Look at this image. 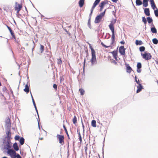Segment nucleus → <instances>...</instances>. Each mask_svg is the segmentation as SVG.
I'll return each mask as SVG.
<instances>
[{"mask_svg": "<svg viewBox=\"0 0 158 158\" xmlns=\"http://www.w3.org/2000/svg\"><path fill=\"white\" fill-rule=\"evenodd\" d=\"M2 147L1 148V150L9 152V151L10 149L12 146L11 140L2 139Z\"/></svg>", "mask_w": 158, "mask_h": 158, "instance_id": "1", "label": "nucleus"}, {"mask_svg": "<svg viewBox=\"0 0 158 158\" xmlns=\"http://www.w3.org/2000/svg\"><path fill=\"white\" fill-rule=\"evenodd\" d=\"M89 48L91 50V54L92 58L90 60L92 65L96 64L97 63V59L96 56V52L93 49L91 45L89 46Z\"/></svg>", "mask_w": 158, "mask_h": 158, "instance_id": "2", "label": "nucleus"}, {"mask_svg": "<svg viewBox=\"0 0 158 158\" xmlns=\"http://www.w3.org/2000/svg\"><path fill=\"white\" fill-rule=\"evenodd\" d=\"M22 8V6L21 4H19L17 2H15V10L17 11V15H21L19 14V12L21 10ZM18 17H19V16H18Z\"/></svg>", "mask_w": 158, "mask_h": 158, "instance_id": "3", "label": "nucleus"}, {"mask_svg": "<svg viewBox=\"0 0 158 158\" xmlns=\"http://www.w3.org/2000/svg\"><path fill=\"white\" fill-rule=\"evenodd\" d=\"M141 55L142 56L143 58L145 59V60H150L152 57L150 53L149 52H147L146 51L143 54L142 53Z\"/></svg>", "mask_w": 158, "mask_h": 158, "instance_id": "4", "label": "nucleus"}, {"mask_svg": "<svg viewBox=\"0 0 158 158\" xmlns=\"http://www.w3.org/2000/svg\"><path fill=\"white\" fill-rule=\"evenodd\" d=\"M56 138L58 140L59 143L63 145L64 143V135L57 134L56 135Z\"/></svg>", "mask_w": 158, "mask_h": 158, "instance_id": "5", "label": "nucleus"}, {"mask_svg": "<svg viewBox=\"0 0 158 158\" xmlns=\"http://www.w3.org/2000/svg\"><path fill=\"white\" fill-rule=\"evenodd\" d=\"M6 136L2 139H7V140H10L11 139L10 129H6Z\"/></svg>", "mask_w": 158, "mask_h": 158, "instance_id": "6", "label": "nucleus"}, {"mask_svg": "<svg viewBox=\"0 0 158 158\" xmlns=\"http://www.w3.org/2000/svg\"><path fill=\"white\" fill-rule=\"evenodd\" d=\"M9 152H6L7 153L9 154L10 156V157L11 158H16V155L17 154L16 152L15 151V150L10 149L9 151Z\"/></svg>", "mask_w": 158, "mask_h": 158, "instance_id": "7", "label": "nucleus"}, {"mask_svg": "<svg viewBox=\"0 0 158 158\" xmlns=\"http://www.w3.org/2000/svg\"><path fill=\"white\" fill-rule=\"evenodd\" d=\"M119 52L121 55H125V49L124 46H121L119 47Z\"/></svg>", "mask_w": 158, "mask_h": 158, "instance_id": "8", "label": "nucleus"}, {"mask_svg": "<svg viewBox=\"0 0 158 158\" xmlns=\"http://www.w3.org/2000/svg\"><path fill=\"white\" fill-rule=\"evenodd\" d=\"M137 72L138 73H140L141 72L142 64L141 62H138L137 64Z\"/></svg>", "mask_w": 158, "mask_h": 158, "instance_id": "9", "label": "nucleus"}, {"mask_svg": "<svg viewBox=\"0 0 158 158\" xmlns=\"http://www.w3.org/2000/svg\"><path fill=\"white\" fill-rule=\"evenodd\" d=\"M151 25L152 26L151 27V31L153 33H157V29L155 27L153 23L151 24Z\"/></svg>", "mask_w": 158, "mask_h": 158, "instance_id": "10", "label": "nucleus"}, {"mask_svg": "<svg viewBox=\"0 0 158 158\" xmlns=\"http://www.w3.org/2000/svg\"><path fill=\"white\" fill-rule=\"evenodd\" d=\"M126 72L129 73H130L132 70L131 68L128 64H126Z\"/></svg>", "mask_w": 158, "mask_h": 158, "instance_id": "11", "label": "nucleus"}, {"mask_svg": "<svg viewBox=\"0 0 158 158\" xmlns=\"http://www.w3.org/2000/svg\"><path fill=\"white\" fill-rule=\"evenodd\" d=\"M6 129H10V125L11 123L10 122V119H8V120H7L6 122Z\"/></svg>", "mask_w": 158, "mask_h": 158, "instance_id": "12", "label": "nucleus"}, {"mask_svg": "<svg viewBox=\"0 0 158 158\" xmlns=\"http://www.w3.org/2000/svg\"><path fill=\"white\" fill-rule=\"evenodd\" d=\"M143 9L144 10V13L145 15L147 16H149L150 15V10L149 8H145Z\"/></svg>", "mask_w": 158, "mask_h": 158, "instance_id": "13", "label": "nucleus"}, {"mask_svg": "<svg viewBox=\"0 0 158 158\" xmlns=\"http://www.w3.org/2000/svg\"><path fill=\"white\" fill-rule=\"evenodd\" d=\"M137 87V89L136 91L137 93H138L140 92L142 90V89H143V86L141 84L138 85Z\"/></svg>", "mask_w": 158, "mask_h": 158, "instance_id": "14", "label": "nucleus"}, {"mask_svg": "<svg viewBox=\"0 0 158 158\" xmlns=\"http://www.w3.org/2000/svg\"><path fill=\"white\" fill-rule=\"evenodd\" d=\"M111 35V42L110 43V45L112 46L113 44L115 42V32L112 33Z\"/></svg>", "mask_w": 158, "mask_h": 158, "instance_id": "15", "label": "nucleus"}, {"mask_svg": "<svg viewBox=\"0 0 158 158\" xmlns=\"http://www.w3.org/2000/svg\"><path fill=\"white\" fill-rule=\"evenodd\" d=\"M13 147L15 151H18L19 150V148L17 142H15L13 145Z\"/></svg>", "mask_w": 158, "mask_h": 158, "instance_id": "16", "label": "nucleus"}, {"mask_svg": "<svg viewBox=\"0 0 158 158\" xmlns=\"http://www.w3.org/2000/svg\"><path fill=\"white\" fill-rule=\"evenodd\" d=\"M102 19L98 15L96 17L94 23H99L101 21Z\"/></svg>", "mask_w": 158, "mask_h": 158, "instance_id": "17", "label": "nucleus"}, {"mask_svg": "<svg viewBox=\"0 0 158 158\" xmlns=\"http://www.w3.org/2000/svg\"><path fill=\"white\" fill-rule=\"evenodd\" d=\"M24 91L27 94L29 91V87L28 85V82L25 86V88L23 89Z\"/></svg>", "mask_w": 158, "mask_h": 158, "instance_id": "18", "label": "nucleus"}, {"mask_svg": "<svg viewBox=\"0 0 158 158\" xmlns=\"http://www.w3.org/2000/svg\"><path fill=\"white\" fill-rule=\"evenodd\" d=\"M147 19L148 23L152 24L153 23V20L151 17L148 16L147 17Z\"/></svg>", "mask_w": 158, "mask_h": 158, "instance_id": "19", "label": "nucleus"}, {"mask_svg": "<svg viewBox=\"0 0 158 158\" xmlns=\"http://www.w3.org/2000/svg\"><path fill=\"white\" fill-rule=\"evenodd\" d=\"M19 141L20 145H22L24 143L25 139L23 137H21L19 140Z\"/></svg>", "mask_w": 158, "mask_h": 158, "instance_id": "20", "label": "nucleus"}, {"mask_svg": "<svg viewBox=\"0 0 158 158\" xmlns=\"http://www.w3.org/2000/svg\"><path fill=\"white\" fill-rule=\"evenodd\" d=\"M110 53L112 54L113 57L114 56H117L118 55L117 49L116 50H114L112 52H110Z\"/></svg>", "mask_w": 158, "mask_h": 158, "instance_id": "21", "label": "nucleus"}, {"mask_svg": "<svg viewBox=\"0 0 158 158\" xmlns=\"http://www.w3.org/2000/svg\"><path fill=\"white\" fill-rule=\"evenodd\" d=\"M136 5L137 6H139L142 4V2L141 0H136Z\"/></svg>", "mask_w": 158, "mask_h": 158, "instance_id": "22", "label": "nucleus"}, {"mask_svg": "<svg viewBox=\"0 0 158 158\" xmlns=\"http://www.w3.org/2000/svg\"><path fill=\"white\" fill-rule=\"evenodd\" d=\"M135 43L137 45H142L143 44V43L141 40H136Z\"/></svg>", "mask_w": 158, "mask_h": 158, "instance_id": "23", "label": "nucleus"}, {"mask_svg": "<svg viewBox=\"0 0 158 158\" xmlns=\"http://www.w3.org/2000/svg\"><path fill=\"white\" fill-rule=\"evenodd\" d=\"M63 128L64 129V130L67 135V136L68 137V139H70V137H69V135L68 134V131H67V129L65 127V126L64 125L63 126Z\"/></svg>", "mask_w": 158, "mask_h": 158, "instance_id": "24", "label": "nucleus"}, {"mask_svg": "<svg viewBox=\"0 0 158 158\" xmlns=\"http://www.w3.org/2000/svg\"><path fill=\"white\" fill-rule=\"evenodd\" d=\"M79 6L80 7H83L84 4V1L79 0L78 2Z\"/></svg>", "mask_w": 158, "mask_h": 158, "instance_id": "25", "label": "nucleus"}, {"mask_svg": "<svg viewBox=\"0 0 158 158\" xmlns=\"http://www.w3.org/2000/svg\"><path fill=\"white\" fill-rule=\"evenodd\" d=\"M109 27L110 29L111 30L112 33L115 32L114 25L109 24Z\"/></svg>", "mask_w": 158, "mask_h": 158, "instance_id": "26", "label": "nucleus"}, {"mask_svg": "<svg viewBox=\"0 0 158 158\" xmlns=\"http://www.w3.org/2000/svg\"><path fill=\"white\" fill-rule=\"evenodd\" d=\"M91 126L94 127H96V122L95 120H93L92 121Z\"/></svg>", "mask_w": 158, "mask_h": 158, "instance_id": "27", "label": "nucleus"}, {"mask_svg": "<svg viewBox=\"0 0 158 158\" xmlns=\"http://www.w3.org/2000/svg\"><path fill=\"white\" fill-rule=\"evenodd\" d=\"M79 91L80 93V95H83L85 93V90L83 89L80 88L79 89Z\"/></svg>", "mask_w": 158, "mask_h": 158, "instance_id": "28", "label": "nucleus"}, {"mask_svg": "<svg viewBox=\"0 0 158 158\" xmlns=\"http://www.w3.org/2000/svg\"><path fill=\"white\" fill-rule=\"evenodd\" d=\"M153 43L155 44H158V40L156 38H153L152 40Z\"/></svg>", "mask_w": 158, "mask_h": 158, "instance_id": "29", "label": "nucleus"}, {"mask_svg": "<svg viewBox=\"0 0 158 158\" xmlns=\"http://www.w3.org/2000/svg\"><path fill=\"white\" fill-rule=\"evenodd\" d=\"M77 118L75 115L74 116V117L73 119V122L74 124L75 125L77 123Z\"/></svg>", "mask_w": 158, "mask_h": 158, "instance_id": "30", "label": "nucleus"}, {"mask_svg": "<svg viewBox=\"0 0 158 158\" xmlns=\"http://www.w3.org/2000/svg\"><path fill=\"white\" fill-rule=\"evenodd\" d=\"M142 20L144 24L146 25L147 23V19H146L145 17H142Z\"/></svg>", "mask_w": 158, "mask_h": 158, "instance_id": "31", "label": "nucleus"}, {"mask_svg": "<svg viewBox=\"0 0 158 158\" xmlns=\"http://www.w3.org/2000/svg\"><path fill=\"white\" fill-rule=\"evenodd\" d=\"M145 49V48L143 46H141L139 48V50L141 52H144Z\"/></svg>", "mask_w": 158, "mask_h": 158, "instance_id": "32", "label": "nucleus"}, {"mask_svg": "<svg viewBox=\"0 0 158 158\" xmlns=\"http://www.w3.org/2000/svg\"><path fill=\"white\" fill-rule=\"evenodd\" d=\"M40 52L41 53H43L44 50V46L41 44H40Z\"/></svg>", "mask_w": 158, "mask_h": 158, "instance_id": "33", "label": "nucleus"}, {"mask_svg": "<svg viewBox=\"0 0 158 158\" xmlns=\"http://www.w3.org/2000/svg\"><path fill=\"white\" fill-rule=\"evenodd\" d=\"M116 19H113V20L110 21V24L114 25V24L116 23Z\"/></svg>", "mask_w": 158, "mask_h": 158, "instance_id": "34", "label": "nucleus"}, {"mask_svg": "<svg viewBox=\"0 0 158 158\" xmlns=\"http://www.w3.org/2000/svg\"><path fill=\"white\" fill-rule=\"evenodd\" d=\"M101 45L103 47L105 48H108L110 47H111L112 46H111L110 45V46H107L106 45H105L102 42H101Z\"/></svg>", "mask_w": 158, "mask_h": 158, "instance_id": "35", "label": "nucleus"}, {"mask_svg": "<svg viewBox=\"0 0 158 158\" xmlns=\"http://www.w3.org/2000/svg\"><path fill=\"white\" fill-rule=\"evenodd\" d=\"M105 5L104 3V2L103 1H102L99 4V7H101L104 8Z\"/></svg>", "mask_w": 158, "mask_h": 158, "instance_id": "36", "label": "nucleus"}, {"mask_svg": "<svg viewBox=\"0 0 158 158\" xmlns=\"http://www.w3.org/2000/svg\"><path fill=\"white\" fill-rule=\"evenodd\" d=\"M90 20H91V19H90V18H89L88 20V23H87V25H88V26L90 29H91Z\"/></svg>", "mask_w": 158, "mask_h": 158, "instance_id": "37", "label": "nucleus"}, {"mask_svg": "<svg viewBox=\"0 0 158 158\" xmlns=\"http://www.w3.org/2000/svg\"><path fill=\"white\" fill-rule=\"evenodd\" d=\"M21 137L19 135H16L15 136L14 139L15 140H19Z\"/></svg>", "mask_w": 158, "mask_h": 158, "instance_id": "38", "label": "nucleus"}, {"mask_svg": "<svg viewBox=\"0 0 158 158\" xmlns=\"http://www.w3.org/2000/svg\"><path fill=\"white\" fill-rule=\"evenodd\" d=\"M58 61L57 64H58L60 65L62 64V61L61 60V58H60L59 59H57Z\"/></svg>", "mask_w": 158, "mask_h": 158, "instance_id": "39", "label": "nucleus"}, {"mask_svg": "<svg viewBox=\"0 0 158 158\" xmlns=\"http://www.w3.org/2000/svg\"><path fill=\"white\" fill-rule=\"evenodd\" d=\"M154 14L156 17H158V9L156 8V10H154Z\"/></svg>", "mask_w": 158, "mask_h": 158, "instance_id": "40", "label": "nucleus"}, {"mask_svg": "<svg viewBox=\"0 0 158 158\" xmlns=\"http://www.w3.org/2000/svg\"><path fill=\"white\" fill-rule=\"evenodd\" d=\"M10 33L11 34V35L13 38L14 39H15L16 38L15 36V35H14V32L13 31L11 32H10Z\"/></svg>", "mask_w": 158, "mask_h": 158, "instance_id": "41", "label": "nucleus"}, {"mask_svg": "<svg viewBox=\"0 0 158 158\" xmlns=\"http://www.w3.org/2000/svg\"><path fill=\"white\" fill-rule=\"evenodd\" d=\"M100 1L101 0H95L93 4L97 6L99 3Z\"/></svg>", "mask_w": 158, "mask_h": 158, "instance_id": "42", "label": "nucleus"}, {"mask_svg": "<svg viewBox=\"0 0 158 158\" xmlns=\"http://www.w3.org/2000/svg\"><path fill=\"white\" fill-rule=\"evenodd\" d=\"M2 91L4 93H6L7 94H8V93H7L8 90L6 87L4 86V87H3V88Z\"/></svg>", "mask_w": 158, "mask_h": 158, "instance_id": "43", "label": "nucleus"}, {"mask_svg": "<svg viewBox=\"0 0 158 158\" xmlns=\"http://www.w3.org/2000/svg\"><path fill=\"white\" fill-rule=\"evenodd\" d=\"M104 12H102L98 15L102 19V17L105 15Z\"/></svg>", "mask_w": 158, "mask_h": 158, "instance_id": "44", "label": "nucleus"}, {"mask_svg": "<svg viewBox=\"0 0 158 158\" xmlns=\"http://www.w3.org/2000/svg\"><path fill=\"white\" fill-rule=\"evenodd\" d=\"M151 6L152 7V8L154 10H155V9L156 8H156H157L156 7V6L155 4H152V5H151Z\"/></svg>", "mask_w": 158, "mask_h": 158, "instance_id": "45", "label": "nucleus"}, {"mask_svg": "<svg viewBox=\"0 0 158 158\" xmlns=\"http://www.w3.org/2000/svg\"><path fill=\"white\" fill-rule=\"evenodd\" d=\"M143 6L144 7H147L148 6V2L142 3Z\"/></svg>", "mask_w": 158, "mask_h": 158, "instance_id": "46", "label": "nucleus"}, {"mask_svg": "<svg viewBox=\"0 0 158 158\" xmlns=\"http://www.w3.org/2000/svg\"><path fill=\"white\" fill-rule=\"evenodd\" d=\"M97 6L94 4H93V5L90 10V11H93L94 9Z\"/></svg>", "mask_w": 158, "mask_h": 158, "instance_id": "47", "label": "nucleus"}, {"mask_svg": "<svg viewBox=\"0 0 158 158\" xmlns=\"http://www.w3.org/2000/svg\"><path fill=\"white\" fill-rule=\"evenodd\" d=\"M81 123H82V128H83V132L84 133V131H85V130H84L85 126H84V124H83V123L82 119V118L81 119Z\"/></svg>", "mask_w": 158, "mask_h": 158, "instance_id": "48", "label": "nucleus"}, {"mask_svg": "<svg viewBox=\"0 0 158 158\" xmlns=\"http://www.w3.org/2000/svg\"><path fill=\"white\" fill-rule=\"evenodd\" d=\"M85 58L84 59V62H83V71H84V69H85Z\"/></svg>", "mask_w": 158, "mask_h": 158, "instance_id": "49", "label": "nucleus"}, {"mask_svg": "<svg viewBox=\"0 0 158 158\" xmlns=\"http://www.w3.org/2000/svg\"><path fill=\"white\" fill-rule=\"evenodd\" d=\"M103 2H104L105 5H106V4H108L109 2H110V3H111V2L110 1H108L107 0H104V1H103Z\"/></svg>", "mask_w": 158, "mask_h": 158, "instance_id": "50", "label": "nucleus"}, {"mask_svg": "<svg viewBox=\"0 0 158 158\" xmlns=\"http://www.w3.org/2000/svg\"><path fill=\"white\" fill-rule=\"evenodd\" d=\"M149 2L151 5L155 4L154 0H149Z\"/></svg>", "mask_w": 158, "mask_h": 158, "instance_id": "51", "label": "nucleus"}, {"mask_svg": "<svg viewBox=\"0 0 158 158\" xmlns=\"http://www.w3.org/2000/svg\"><path fill=\"white\" fill-rule=\"evenodd\" d=\"M53 88L55 89H56L57 88V85L56 84H54L53 86Z\"/></svg>", "mask_w": 158, "mask_h": 158, "instance_id": "52", "label": "nucleus"}, {"mask_svg": "<svg viewBox=\"0 0 158 158\" xmlns=\"http://www.w3.org/2000/svg\"><path fill=\"white\" fill-rule=\"evenodd\" d=\"M85 52L86 53V57H87L88 56H89V53L88 52V50H85Z\"/></svg>", "mask_w": 158, "mask_h": 158, "instance_id": "53", "label": "nucleus"}, {"mask_svg": "<svg viewBox=\"0 0 158 158\" xmlns=\"http://www.w3.org/2000/svg\"><path fill=\"white\" fill-rule=\"evenodd\" d=\"M93 12V11H90V12L89 14V18H90V19H91V15H92Z\"/></svg>", "mask_w": 158, "mask_h": 158, "instance_id": "54", "label": "nucleus"}, {"mask_svg": "<svg viewBox=\"0 0 158 158\" xmlns=\"http://www.w3.org/2000/svg\"><path fill=\"white\" fill-rule=\"evenodd\" d=\"M16 157H17V158H22L20 156L19 154L18 153L16 155Z\"/></svg>", "mask_w": 158, "mask_h": 158, "instance_id": "55", "label": "nucleus"}, {"mask_svg": "<svg viewBox=\"0 0 158 158\" xmlns=\"http://www.w3.org/2000/svg\"><path fill=\"white\" fill-rule=\"evenodd\" d=\"M135 81L136 82L137 84L138 85L141 84L139 82V79H138V80H136Z\"/></svg>", "mask_w": 158, "mask_h": 158, "instance_id": "56", "label": "nucleus"}, {"mask_svg": "<svg viewBox=\"0 0 158 158\" xmlns=\"http://www.w3.org/2000/svg\"><path fill=\"white\" fill-rule=\"evenodd\" d=\"M35 110H36V111L37 114V115H38V118H39V114H38V111L37 110V107H35Z\"/></svg>", "mask_w": 158, "mask_h": 158, "instance_id": "57", "label": "nucleus"}, {"mask_svg": "<svg viewBox=\"0 0 158 158\" xmlns=\"http://www.w3.org/2000/svg\"><path fill=\"white\" fill-rule=\"evenodd\" d=\"M10 91L12 94V95L13 96V97H14V94H13V91L12 90V89H11L10 88Z\"/></svg>", "mask_w": 158, "mask_h": 158, "instance_id": "58", "label": "nucleus"}, {"mask_svg": "<svg viewBox=\"0 0 158 158\" xmlns=\"http://www.w3.org/2000/svg\"><path fill=\"white\" fill-rule=\"evenodd\" d=\"M37 121H38V123L39 128L40 130V125H39V121H40V119H39V118H38V120Z\"/></svg>", "mask_w": 158, "mask_h": 158, "instance_id": "59", "label": "nucleus"}, {"mask_svg": "<svg viewBox=\"0 0 158 158\" xmlns=\"http://www.w3.org/2000/svg\"><path fill=\"white\" fill-rule=\"evenodd\" d=\"M95 31L97 32V33L98 34H99V29L98 28L97 29H96Z\"/></svg>", "mask_w": 158, "mask_h": 158, "instance_id": "60", "label": "nucleus"}, {"mask_svg": "<svg viewBox=\"0 0 158 158\" xmlns=\"http://www.w3.org/2000/svg\"><path fill=\"white\" fill-rule=\"evenodd\" d=\"M149 0H143L142 3L148 2Z\"/></svg>", "mask_w": 158, "mask_h": 158, "instance_id": "61", "label": "nucleus"}, {"mask_svg": "<svg viewBox=\"0 0 158 158\" xmlns=\"http://www.w3.org/2000/svg\"><path fill=\"white\" fill-rule=\"evenodd\" d=\"M120 43L122 44H125V42L123 41H122L120 42Z\"/></svg>", "mask_w": 158, "mask_h": 158, "instance_id": "62", "label": "nucleus"}, {"mask_svg": "<svg viewBox=\"0 0 158 158\" xmlns=\"http://www.w3.org/2000/svg\"><path fill=\"white\" fill-rule=\"evenodd\" d=\"M112 62L113 63H114L115 65H116L117 64V62L115 60H112Z\"/></svg>", "mask_w": 158, "mask_h": 158, "instance_id": "63", "label": "nucleus"}, {"mask_svg": "<svg viewBox=\"0 0 158 158\" xmlns=\"http://www.w3.org/2000/svg\"><path fill=\"white\" fill-rule=\"evenodd\" d=\"M79 141L81 142L82 141V137L81 136H80V137H79Z\"/></svg>", "mask_w": 158, "mask_h": 158, "instance_id": "64", "label": "nucleus"}]
</instances>
